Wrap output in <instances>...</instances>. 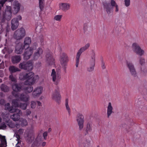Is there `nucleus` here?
Segmentation results:
<instances>
[{"mask_svg":"<svg viewBox=\"0 0 147 147\" xmlns=\"http://www.w3.org/2000/svg\"><path fill=\"white\" fill-rule=\"evenodd\" d=\"M43 88L41 86L36 87L33 90L32 96L34 98L38 97L43 92Z\"/></svg>","mask_w":147,"mask_h":147,"instance_id":"nucleus-11","label":"nucleus"},{"mask_svg":"<svg viewBox=\"0 0 147 147\" xmlns=\"http://www.w3.org/2000/svg\"><path fill=\"white\" fill-rule=\"evenodd\" d=\"M4 51H7L8 53H10L13 51V50L11 49L8 48L7 47H5Z\"/></svg>","mask_w":147,"mask_h":147,"instance_id":"nucleus-44","label":"nucleus"},{"mask_svg":"<svg viewBox=\"0 0 147 147\" xmlns=\"http://www.w3.org/2000/svg\"><path fill=\"white\" fill-rule=\"evenodd\" d=\"M43 53V50L41 48L39 47L34 54V59L35 60L38 59L42 55Z\"/></svg>","mask_w":147,"mask_h":147,"instance_id":"nucleus-20","label":"nucleus"},{"mask_svg":"<svg viewBox=\"0 0 147 147\" xmlns=\"http://www.w3.org/2000/svg\"><path fill=\"white\" fill-rule=\"evenodd\" d=\"M92 124L90 122H88L85 128L86 132L87 134L91 133L92 131Z\"/></svg>","mask_w":147,"mask_h":147,"instance_id":"nucleus-28","label":"nucleus"},{"mask_svg":"<svg viewBox=\"0 0 147 147\" xmlns=\"http://www.w3.org/2000/svg\"><path fill=\"white\" fill-rule=\"evenodd\" d=\"M1 118L0 117V129H6L7 126L3 122L1 123Z\"/></svg>","mask_w":147,"mask_h":147,"instance_id":"nucleus-41","label":"nucleus"},{"mask_svg":"<svg viewBox=\"0 0 147 147\" xmlns=\"http://www.w3.org/2000/svg\"><path fill=\"white\" fill-rule=\"evenodd\" d=\"M94 65H91L88 68V70L89 71H91L94 70Z\"/></svg>","mask_w":147,"mask_h":147,"instance_id":"nucleus-48","label":"nucleus"},{"mask_svg":"<svg viewBox=\"0 0 147 147\" xmlns=\"http://www.w3.org/2000/svg\"><path fill=\"white\" fill-rule=\"evenodd\" d=\"M26 49V47L23 45L19 43L16 47L15 52L17 54H20L22 53L23 50Z\"/></svg>","mask_w":147,"mask_h":147,"instance_id":"nucleus-18","label":"nucleus"},{"mask_svg":"<svg viewBox=\"0 0 147 147\" xmlns=\"http://www.w3.org/2000/svg\"><path fill=\"white\" fill-rule=\"evenodd\" d=\"M113 108L112 106L111 102H109L107 107V115L108 117H109L113 112Z\"/></svg>","mask_w":147,"mask_h":147,"instance_id":"nucleus-31","label":"nucleus"},{"mask_svg":"<svg viewBox=\"0 0 147 147\" xmlns=\"http://www.w3.org/2000/svg\"><path fill=\"white\" fill-rule=\"evenodd\" d=\"M88 26L86 24H84V25L83 29L84 32H86L87 30Z\"/></svg>","mask_w":147,"mask_h":147,"instance_id":"nucleus-50","label":"nucleus"},{"mask_svg":"<svg viewBox=\"0 0 147 147\" xmlns=\"http://www.w3.org/2000/svg\"><path fill=\"white\" fill-rule=\"evenodd\" d=\"M46 142H43L42 143L41 146H42L43 147V146H45L46 145Z\"/></svg>","mask_w":147,"mask_h":147,"instance_id":"nucleus-63","label":"nucleus"},{"mask_svg":"<svg viewBox=\"0 0 147 147\" xmlns=\"http://www.w3.org/2000/svg\"><path fill=\"white\" fill-rule=\"evenodd\" d=\"M24 129H23L20 128L19 129L17 133V134H19L20 135H22L23 134L24 132Z\"/></svg>","mask_w":147,"mask_h":147,"instance_id":"nucleus-45","label":"nucleus"},{"mask_svg":"<svg viewBox=\"0 0 147 147\" xmlns=\"http://www.w3.org/2000/svg\"><path fill=\"white\" fill-rule=\"evenodd\" d=\"M90 44L88 43L78 50L76 55V64H79L80 58L81 54L87 49L90 47Z\"/></svg>","mask_w":147,"mask_h":147,"instance_id":"nucleus-9","label":"nucleus"},{"mask_svg":"<svg viewBox=\"0 0 147 147\" xmlns=\"http://www.w3.org/2000/svg\"><path fill=\"white\" fill-rule=\"evenodd\" d=\"M12 105L13 106H15L16 108L20 107L23 110L26 109L27 106V104L26 103H20L19 104V101L16 99L12 100Z\"/></svg>","mask_w":147,"mask_h":147,"instance_id":"nucleus-12","label":"nucleus"},{"mask_svg":"<svg viewBox=\"0 0 147 147\" xmlns=\"http://www.w3.org/2000/svg\"><path fill=\"white\" fill-rule=\"evenodd\" d=\"M32 119H36L37 118V115L35 114L34 113H32Z\"/></svg>","mask_w":147,"mask_h":147,"instance_id":"nucleus-56","label":"nucleus"},{"mask_svg":"<svg viewBox=\"0 0 147 147\" xmlns=\"http://www.w3.org/2000/svg\"><path fill=\"white\" fill-rule=\"evenodd\" d=\"M36 103H37L38 106H40L42 105V103L39 101H37Z\"/></svg>","mask_w":147,"mask_h":147,"instance_id":"nucleus-60","label":"nucleus"},{"mask_svg":"<svg viewBox=\"0 0 147 147\" xmlns=\"http://www.w3.org/2000/svg\"><path fill=\"white\" fill-rule=\"evenodd\" d=\"M33 63V61H28L27 63L26 64H32ZM20 64H23L22 63H21Z\"/></svg>","mask_w":147,"mask_h":147,"instance_id":"nucleus-55","label":"nucleus"},{"mask_svg":"<svg viewBox=\"0 0 147 147\" xmlns=\"http://www.w3.org/2000/svg\"><path fill=\"white\" fill-rule=\"evenodd\" d=\"M96 54L94 51L92 50L90 54V62L92 64H94L95 63Z\"/></svg>","mask_w":147,"mask_h":147,"instance_id":"nucleus-26","label":"nucleus"},{"mask_svg":"<svg viewBox=\"0 0 147 147\" xmlns=\"http://www.w3.org/2000/svg\"><path fill=\"white\" fill-rule=\"evenodd\" d=\"M60 61L61 63H66L69 61V59L67 55L63 53L61 54Z\"/></svg>","mask_w":147,"mask_h":147,"instance_id":"nucleus-19","label":"nucleus"},{"mask_svg":"<svg viewBox=\"0 0 147 147\" xmlns=\"http://www.w3.org/2000/svg\"><path fill=\"white\" fill-rule=\"evenodd\" d=\"M3 117L4 121H5L6 123H8L7 125L9 127L12 128L15 127V125L13 123L11 122H9L8 123L9 119L8 114H6L5 115H3Z\"/></svg>","mask_w":147,"mask_h":147,"instance_id":"nucleus-23","label":"nucleus"},{"mask_svg":"<svg viewBox=\"0 0 147 147\" xmlns=\"http://www.w3.org/2000/svg\"><path fill=\"white\" fill-rule=\"evenodd\" d=\"M30 106L31 108L34 109L35 108L36 105V102L34 100L31 101Z\"/></svg>","mask_w":147,"mask_h":147,"instance_id":"nucleus-42","label":"nucleus"},{"mask_svg":"<svg viewBox=\"0 0 147 147\" xmlns=\"http://www.w3.org/2000/svg\"><path fill=\"white\" fill-rule=\"evenodd\" d=\"M140 64H143L145 63V60L144 58H141L140 59Z\"/></svg>","mask_w":147,"mask_h":147,"instance_id":"nucleus-52","label":"nucleus"},{"mask_svg":"<svg viewBox=\"0 0 147 147\" xmlns=\"http://www.w3.org/2000/svg\"><path fill=\"white\" fill-rule=\"evenodd\" d=\"M115 7V11L116 12H118L119 11V7L118 5H117Z\"/></svg>","mask_w":147,"mask_h":147,"instance_id":"nucleus-62","label":"nucleus"},{"mask_svg":"<svg viewBox=\"0 0 147 147\" xmlns=\"http://www.w3.org/2000/svg\"><path fill=\"white\" fill-rule=\"evenodd\" d=\"M6 146V142L5 136H2L0 138V147H5Z\"/></svg>","mask_w":147,"mask_h":147,"instance_id":"nucleus-33","label":"nucleus"},{"mask_svg":"<svg viewBox=\"0 0 147 147\" xmlns=\"http://www.w3.org/2000/svg\"><path fill=\"white\" fill-rule=\"evenodd\" d=\"M15 127H16L17 128H19L20 127V125L18 123H16L15 125Z\"/></svg>","mask_w":147,"mask_h":147,"instance_id":"nucleus-61","label":"nucleus"},{"mask_svg":"<svg viewBox=\"0 0 147 147\" xmlns=\"http://www.w3.org/2000/svg\"><path fill=\"white\" fill-rule=\"evenodd\" d=\"M111 6L113 7H115L117 5L115 1L114 0H111Z\"/></svg>","mask_w":147,"mask_h":147,"instance_id":"nucleus-47","label":"nucleus"},{"mask_svg":"<svg viewBox=\"0 0 147 147\" xmlns=\"http://www.w3.org/2000/svg\"><path fill=\"white\" fill-rule=\"evenodd\" d=\"M5 102V101L4 99H1L0 100V104L1 105H3Z\"/></svg>","mask_w":147,"mask_h":147,"instance_id":"nucleus-57","label":"nucleus"},{"mask_svg":"<svg viewBox=\"0 0 147 147\" xmlns=\"http://www.w3.org/2000/svg\"><path fill=\"white\" fill-rule=\"evenodd\" d=\"M16 137L17 139V140H20V134H16Z\"/></svg>","mask_w":147,"mask_h":147,"instance_id":"nucleus-59","label":"nucleus"},{"mask_svg":"<svg viewBox=\"0 0 147 147\" xmlns=\"http://www.w3.org/2000/svg\"><path fill=\"white\" fill-rule=\"evenodd\" d=\"M128 67L131 75L134 77L136 76L137 74L133 65H128Z\"/></svg>","mask_w":147,"mask_h":147,"instance_id":"nucleus-29","label":"nucleus"},{"mask_svg":"<svg viewBox=\"0 0 147 147\" xmlns=\"http://www.w3.org/2000/svg\"><path fill=\"white\" fill-rule=\"evenodd\" d=\"M125 5L126 7L129 6L130 4V0H124Z\"/></svg>","mask_w":147,"mask_h":147,"instance_id":"nucleus-46","label":"nucleus"},{"mask_svg":"<svg viewBox=\"0 0 147 147\" xmlns=\"http://www.w3.org/2000/svg\"><path fill=\"white\" fill-rule=\"evenodd\" d=\"M62 15H56L54 18V20L58 21H60L62 18Z\"/></svg>","mask_w":147,"mask_h":147,"instance_id":"nucleus-39","label":"nucleus"},{"mask_svg":"<svg viewBox=\"0 0 147 147\" xmlns=\"http://www.w3.org/2000/svg\"><path fill=\"white\" fill-rule=\"evenodd\" d=\"M5 109L6 110H8L11 113H13L15 111L14 110L16 109V108L15 107L14 108L13 107H15V106H13L12 104V106L10 107V105L9 103H7L5 105Z\"/></svg>","mask_w":147,"mask_h":147,"instance_id":"nucleus-27","label":"nucleus"},{"mask_svg":"<svg viewBox=\"0 0 147 147\" xmlns=\"http://www.w3.org/2000/svg\"><path fill=\"white\" fill-rule=\"evenodd\" d=\"M84 116L82 114L79 113L77 115L76 120L78 123L80 130H82L84 127Z\"/></svg>","mask_w":147,"mask_h":147,"instance_id":"nucleus-10","label":"nucleus"},{"mask_svg":"<svg viewBox=\"0 0 147 147\" xmlns=\"http://www.w3.org/2000/svg\"><path fill=\"white\" fill-rule=\"evenodd\" d=\"M32 42L31 38L27 37H26L24 40V45H23L26 49L28 48L29 47L31 43Z\"/></svg>","mask_w":147,"mask_h":147,"instance_id":"nucleus-25","label":"nucleus"},{"mask_svg":"<svg viewBox=\"0 0 147 147\" xmlns=\"http://www.w3.org/2000/svg\"><path fill=\"white\" fill-rule=\"evenodd\" d=\"M19 123L22 127L26 126L28 125V122L26 120L22 118H21L20 119Z\"/></svg>","mask_w":147,"mask_h":147,"instance_id":"nucleus-34","label":"nucleus"},{"mask_svg":"<svg viewBox=\"0 0 147 147\" xmlns=\"http://www.w3.org/2000/svg\"><path fill=\"white\" fill-rule=\"evenodd\" d=\"M101 67L103 69H105V68L106 67L105 65H102Z\"/></svg>","mask_w":147,"mask_h":147,"instance_id":"nucleus-64","label":"nucleus"},{"mask_svg":"<svg viewBox=\"0 0 147 147\" xmlns=\"http://www.w3.org/2000/svg\"><path fill=\"white\" fill-rule=\"evenodd\" d=\"M26 115L27 116L30 115L31 113V111L27 109L26 111Z\"/></svg>","mask_w":147,"mask_h":147,"instance_id":"nucleus-54","label":"nucleus"},{"mask_svg":"<svg viewBox=\"0 0 147 147\" xmlns=\"http://www.w3.org/2000/svg\"><path fill=\"white\" fill-rule=\"evenodd\" d=\"M52 99L59 103L61 99V96L59 93V87H57L52 95Z\"/></svg>","mask_w":147,"mask_h":147,"instance_id":"nucleus-13","label":"nucleus"},{"mask_svg":"<svg viewBox=\"0 0 147 147\" xmlns=\"http://www.w3.org/2000/svg\"><path fill=\"white\" fill-rule=\"evenodd\" d=\"M16 18L18 21V20H22V17L20 15L18 16H17V18Z\"/></svg>","mask_w":147,"mask_h":147,"instance_id":"nucleus-58","label":"nucleus"},{"mask_svg":"<svg viewBox=\"0 0 147 147\" xmlns=\"http://www.w3.org/2000/svg\"><path fill=\"white\" fill-rule=\"evenodd\" d=\"M48 135V132L47 131H45L43 133V136L44 140H46Z\"/></svg>","mask_w":147,"mask_h":147,"instance_id":"nucleus-49","label":"nucleus"},{"mask_svg":"<svg viewBox=\"0 0 147 147\" xmlns=\"http://www.w3.org/2000/svg\"><path fill=\"white\" fill-rule=\"evenodd\" d=\"M85 143V147H91L90 141L89 140L86 141Z\"/></svg>","mask_w":147,"mask_h":147,"instance_id":"nucleus-43","label":"nucleus"},{"mask_svg":"<svg viewBox=\"0 0 147 147\" xmlns=\"http://www.w3.org/2000/svg\"><path fill=\"white\" fill-rule=\"evenodd\" d=\"M36 48V47L34 46L33 47H30L29 49H26L23 54V58L25 60L29 59L32 54H33L34 50Z\"/></svg>","mask_w":147,"mask_h":147,"instance_id":"nucleus-14","label":"nucleus"},{"mask_svg":"<svg viewBox=\"0 0 147 147\" xmlns=\"http://www.w3.org/2000/svg\"><path fill=\"white\" fill-rule=\"evenodd\" d=\"M42 130H41L39 132L37 137L34 138V134L31 133L28 129H27L24 132V136L28 142L32 143V147H35L39 145L42 142Z\"/></svg>","mask_w":147,"mask_h":147,"instance_id":"nucleus-1","label":"nucleus"},{"mask_svg":"<svg viewBox=\"0 0 147 147\" xmlns=\"http://www.w3.org/2000/svg\"><path fill=\"white\" fill-rule=\"evenodd\" d=\"M46 60L47 63L49 64H53L55 63V59L52 53H48L46 54Z\"/></svg>","mask_w":147,"mask_h":147,"instance_id":"nucleus-17","label":"nucleus"},{"mask_svg":"<svg viewBox=\"0 0 147 147\" xmlns=\"http://www.w3.org/2000/svg\"><path fill=\"white\" fill-rule=\"evenodd\" d=\"M70 4L67 3H61L59 5L60 9L64 11L68 10L70 8Z\"/></svg>","mask_w":147,"mask_h":147,"instance_id":"nucleus-22","label":"nucleus"},{"mask_svg":"<svg viewBox=\"0 0 147 147\" xmlns=\"http://www.w3.org/2000/svg\"><path fill=\"white\" fill-rule=\"evenodd\" d=\"M51 76L54 84L56 85H58L60 81L61 76L60 74L58 72H56L54 69H53L52 70Z\"/></svg>","mask_w":147,"mask_h":147,"instance_id":"nucleus-4","label":"nucleus"},{"mask_svg":"<svg viewBox=\"0 0 147 147\" xmlns=\"http://www.w3.org/2000/svg\"><path fill=\"white\" fill-rule=\"evenodd\" d=\"M104 8L106 9V11L108 14H110L112 11V9L109 7L108 3L107 2H105L103 3Z\"/></svg>","mask_w":147,"mask_h":147,"instance_id":"nucleus-32","label":"nucleus"},{"mask_svg":"<svg viewBox=\"0 0 147 147\" xmlns=\"http://www.w3.org/2000/svg\"><path fill=\"white\" fill-rule=\"evenodd\" d=\"M44 0H39V6L41 11H42L44 8Z\"/></svg>","mask_w":147,"mask_h":147,"instance_id":"nucleus-38","label":"nucleus"},{"mask_svg":"<svg viewBox=\"0 0 147 147\" xmlns=\"http://www.w3.org/2000/svg\"><path fill=\"white\" fill-rule=\"evenodd\" d=\"M1 88L2 91L4 92H7L9 90V88L3 84L1 85Z\"/></svg>","mask_w":147,"mask_h":147,"instance_id":"nucleus-37","label":"nucleus"},{"mask_svg":"<svg viewBox=\"0 0 147 147\" xmlns=\"http://www.w3.org/2000/svg\"><path fill=\"white\" fill-rule=\"evenodd\" d=\"M65 106L66 109L67 110L69 115L71 113V109L68 105V99H66L65 100Z\"/></svg>","mask_w":147,"mask_h":147,"instance_id":"nucleus-36","label":"nucleus"},{"mask_svg":"<svg viewBox=\"0 0 147 147\" xmlns=\"http://www.w3.org/2000/svg\"><path fill=\"white\" fill-rule=\"evenodd\" d=\"M13 112H16V114L14 113L11 116V118L14 121H17L20 119V116L22 114L21 111L18 109H16L14 110Z\"/></svg>","mask_w":147,"mask_h":147,"instance_id":"nucleus-15","label":"nucleus"},{"mask_svg":"<svg viewBox=\"0 0 147 147\" xmlns=\"http://www.w3.org/2000/svg\"><path fill=\"white\" fill-rule=\"evenodd\" d=\"M21 57L20 55H16L12 56L11 58V61L13 64H17L21 60Z\"/></svg>","mask_w":147,"mask_h":147,"instance_id":"nucleus-24","label":"nucleus"},{"mask_svg":"<svg viewBox=\"0 0 147 147\" xmlns=\"http://www.w3.org/2000/svg\"><path fill=\"white\" fill-rule=\"evenodd\" d=\"M11 7L10 6H6L5 11L3 15L2 22H4L5 20H9L11 18Z\"/></svg>","mask_w":147,"mask_h":147,"instance_id":"nucleus-6","label":"nucleus"},{"mask_svg":"<svg viewBox=\"0 0 147 147\" xmlns=\"http://www.w3.org/2000/svg\"><path fill=\"white\" fill-rule=\"evenodd\" d=\"M11 28L14 30L16 29L19 25V22L16 18H14L11 21Z\"/></svg>","mask_w":147,"mask_h":147,"instance_id":"nucleus-21","label":"nucleus"},{"mask_svg":"<svg viewBox=\"0 0 147 147\" xmlns=\"http://www.w3.org/2000/svg\"><path fill=\"white\" fill-rule=\"evenodd\" d=\"M132 48L134 52L140 56L142 55L144 53V50L142 49L138 44L136 43H134L132 44Z\"/></svg>","mask_w":147,"mask_h":147,"instance_id":"nucleus-8","label":"nucleus"},{"mask_svg":"<svg viewBox=\"0 0 147 147\" xmlns=\"http://www.w3.org/2000/svg\"><path fill=\"white\" fill-rule=\"evenodd\" d=\"M21 7L20 4L18 2L15 1L13 4L12 12L14 14H17L20 10Z\"/></svg>","mask_w":147,"mask_h":147,"instance_id":"nucleus-16","label":"nucleus"},{"mask_svg":"<svg viewBox=\"0 0 147 147\" xmlns=\"http://www.w3.org/2000/svg\"><path fill=\"white\" fill-rule=\"evenodd\" d=\"M17 92L13 90V92L12 93L13 95L15 97L18 98L21 100L25 102H26L29 100L30 97L28 95L24 93L20 94Z\"/></svg>","mask_w":147,"mask_h":147,"instance_id":"nucleus-5","label":"nucleus"},{"mask_svg":"<svg viewBox=\"0 0 147 147\" xmlns=\"http://www.w3.org/2000/svg\"><path fill=\"white\" fill-rule=\"evenodd\" d=\"M9 79L12 82H13L14 83H16V77L13 76L12 75H11L9 76ZM16 84H13L12 85Z\"/></svg>","mask_w":147,"mask_h":147,"instance_id":"nucleus-40","label":"nucleus"},{"mask_svg":"<svg viewBox=\"0 0 147 147\" xmlns=\"http://www.w3.org/2000/svg\"><path fill=\"white\" fill-rule=\"evenodd\" d=\"M19 79L21 80H26L24 82L26 85H32L34 84L36 81L39 79L38 75L34 76V73L32 72L28 73L23 72L21 73L19 76Z\"/></svg>","mask_w":147,"mask_h":147,"instance_id":"nucleus-2","label":"nucleus"},{"mask_svg":"<svg viewBox=\"0 0 147 147\" xmlns=\"http://www.w3.org/2000/svg\"><path fill=\"white\" fill-rule=\"evenodd\" d=\"M9 69L11 73H14L20 71V69L13 66H10Z\"/></svg>","mask_w":147,"mask_h":147,"instance_id":"nucleus-35","label":"nucleus"},{"mask_svg":"<svg viewBox=\"0 0 147 147\" xmlns=\"http://www.w3.org/2000/svg\"><path fill=\"white\" fill-rule=\"evenodd\" d=\"M7 1V0H1L0 1V4L1 5V6L3 7V5Z\"/></svg>","mask_w":147,"mask_h":147,"instance_id":"nucleus-51","label":"nucleus"},{"mask_svg":"<svg viewBox=\"0 0 147 147\" xmlns=\"http://www.w3.org/2000/svg\"><path fill=\"white\" fill-rule=\"evenodd\" d=\"M124 63H126L127 64H129V62L127 60H126L125 58L123 59L122 61Z\"/></svg>","mask_w":147,"mask_h":147,"instance_id":"nucleus-53","label":"nucleus"},{"mask_svg":"<svg viewBox=\"0 0 147 147\" xmlns=\"http://www.w3.org/2000/svg\"><path fill=\"white\" fill-rule=\"evenodd\" d=\"M33 65H19V67L27 71L31 70L33 68Z\"/></svg>","mask_w":147,"mask_h":147,"instance_id":"nucleus-30","label":"nucleus"},{"mask_svg":"<svg viewBox=\"0 0 147 147\" xmlns=\"http://www.w3.org/2000/svg\"><path fill=\"white\" fill-rule=\"evenodd\" d=\"M12 89L14 91L18 92L21 90H23L25 92L30 93L33 90V88L31 86H28L23 87L20 84H15L12 86Z\"/></svg>","mask_w":147,"mask_h":147,"instance_id":"nucleus-3","label":"nucleus"},{"mask_svg":"<svg viewBox=\"0 0 147 147\" xmlns=\"http://www.w3.org/2000/svg\"><path fill=\"white\" fill-rule=\"evenodd\" d=\"M25 31L24 28H22L18 29L15 32L14 38L17 40L22 39L25 35Z\"/></svg>","mask_w":147,"mask_h":147,"instance_id":"nucleus-7","label":"nucleus"}]
</instances>
